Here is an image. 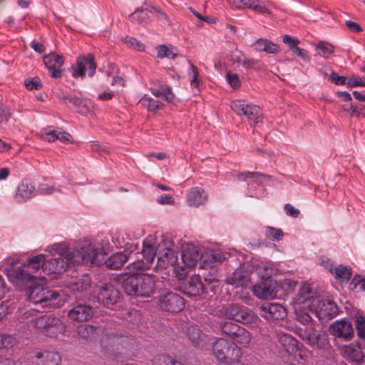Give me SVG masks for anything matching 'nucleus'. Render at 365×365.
<instances>
[{
	"label": "nucleus",
	"mask_w": 365,
	"mask_h": 365,
	"mask_svg": "<svg viewBox=\"0 0 365 365\" xmlns=\"http://www.w3.org/2000/svg\"><path fill=\"white\" fill-rule=\"evenodd\" d=\"M33 313V310L26 312L24 315V319H28L27 323L30 322L31 325L38 332L50 337H54L63 330V324L58 318L52 315L44 314L29 319Z\"/></svg>",
	"instance_id": "obj_5"
},
{
	"label": "nucleus",
	"mask_w": 365,
	"mask_h": 365,
	"mask_svg": "<svg viewBox=\"0 0 365 365\" xmlns=\"http://www.w3.org/2000/svg\"><path fill=\"white\" fill-rule=\"evenodd\" d=\"M37 190L35 185L29 180H22L17 186L14 200L17 202H24L35 197Z\"/></svg>",
	"instance_id": "obj_25"
},
{
	"label": "nucleus",
	"mask_w": 365,
	"mask_h": 365,
	"mask_svg": "<svg viewBox=\"0 0 365 365\" xmlns=\"http://www.w3.org/2000/svg\"><path fill=\"white\" fill-rule=\"evenodd\" d=\"M265 235L272 240H279L283 237V232L280 229L271 227L266 228Z\"/></svg>",
	"instance_id": "obj_56"
},
{
	"label": "nucleus",
	"mask_w": 365,
	"mask_h": 365,
	"mask_svg": "<svg viewBox=\"0 0 365 365\" xmlns=\"http://www.w3.org/2000/svg\"><path fill=\"white\" fill-rule=\"evenodd\" d=\"M231 108L237 115L245 116L250 125H257L262 121L261 108L257 106L235 100L231 103Z\"/></svg>",
	"instance_id": "obj_10"
},
{
	"label": "nucleus",
	"mask_w": 365,
	"mask_h": 365,
	"mask_svg": "<svg viewBox=\"0 0 365 365\" xmlns=\"http://www.w3.org/2000/svg\"><path fill=\"white\" fill-rule=\"evenodd\" d=\"M240 327V325L228 321H222L219 322L218 324V329L222 334L227 336L230 339H232Z\"/></svg>",
	"instance_id": "obj_44"
},
{
	"label": "nucleus",
	"mask_w": 365,
	"mask_h": 365,
	"mask_svg": "<svg viewBox=\"0 0 365 365\" xmlns=\"http://www.w3.org/2000/svg\"><path fill=\"white\" fill-rule=\"evenodd\" d=\"M105 254L93 245L88 244L81 247V251L68 254L65 257H58L44 262L43 272L47 274H61L71 264H85L91 267L99 265L104 260Z\"/></svg>",
	"instance_id": "obj_1"
},
{
	"label": "nucleus",
	"mask_w": 365,
	"mask_h": 365,
	"mask_svg": "<svg viewBox=\"0 0 365 365\" xmlns=\"http://www.w3.org/2000/svg\"><path fill=\"white\" fill-rule=\"evenodd\" d=\"M57 131L50 127L45 128L41 131V138L45 141L54 142L56 140Z\"/></svg>",
	"instance_id": "obj_52"
},
{
	"label": "nucleus",
	"mask_w": 365,
	"mask_h": 365,
	"mask_svg": "<svg viewBox=\"0 0 365 365\" xmlns=\"http://www.w3.org/2000/svg\"><path fill=\"white\" fill-rule=\"evenodd\" d=\"M279 341L287 354V356H283L286 362L292 365H297L299 362L296 359L298 351L297 340L289 334H282L279 336Z\"/></svg>",
	"instance_id": "obj_21"
},
{
	"label": "nucleus",
	"mask_w": 365,
	"mask_h": 365,
	"mask_svg": "<svg viewBox=\"0 0 365 365\" xmlns=\"http://www.w3.org/2000/svg\"><path fill=\"white\" fill-rule=\"evenodd\" d=\"M159 307L167 312H178L185 307L184 299L176 293L168 292L160 296Z\"/></svg>",
	"instance_id": "obj_18"
},
{
	"label": "nucleus",
	"mask_w": 365,
	"mask_h": 365,
	"mask_svg": "<svg viewBox=\"0 0 365 365\" xmlns=\"http://www.w3.org/2000/svg\"><path fill=\"white\" fill-rule=\"evenodd\" d=\"M226 318L242 324H252L258 319L257 314L247 307L237 304L229 306L225 312Z\"/></svg>",
	"instance_id": "obj_11"
},
{
	"label": "nucleus",
	"mask_w": 365,
	"mask_h": 365,
	"mask_svg": "<svg viewBox=\"0 0 365 365\" xmlns=\"http://www.w3.org/2000/svg\"><path fill=\"white\" fill-rule=\"evenodd\" d=\"M316 49L319 56L328 58L334 53V47L328 42L320 41L317 44Z\"/></svg>",
	"instance_id": "obj_47"
},
{
	"label": "nucleus",
	"mask_w": 365,
	"mask_h": 365,
	"mask_svg": "<svg viewBox=\"0 0 365 365\" xmlns=\"http://www.w3.org/2000/svg\"><path fill=\"white\" fill-rule=\"evenodd\" d=\"M97 328L89 324H81L78 326L76 331L79 336L83 339H88L96 334Z\"/></svg>",
	"instance_id": "obj_49"
},
{
	"label": "nucleus",
	"mask_w": 365,
	"mask_h": 365,
	"mask_svg": "<svg viewBox=\"0 0 365 365\" xmlns=\"http://www.w3.org/2000/svg\"><path fill=\"white\" fill-rule=\"evenodd\" d=\"M298 336L313 349H326L329 346L328 335L323 331L312 327L299 329Z\"/></svg>",
	"instance_id": "obj_9"
},
{
	"label": "nucleus",
	"mask_w": 365,
	"mask_h": 365,
	"mask_svg": "<svg viewBox=\"0 0 365 365\" xmlns=\"http://www.w3.org/2000/svg\"><path fill=\"white\" fill-rule=\"evenodd\" d=\"M342 356L350 361L360 365L364 362V352L359 344L351 343L341 348Z\"/></svg>",
	"instance_id": "obj_24"
},
{
	"label": "nucleus",
	"mask_w": 365,
	"mask_h": 365,
	"mask_svg": "<svg viewBox=\"0 0 365 365\" xmlns=\"http://www.w3.org/2000/svg\"><path fill=\"white\" fill-rule=\"evenodd\" d=\"M212 352L221 364H229L240 357V349L224 339H218L214 343Z\"/></svg>",
	"instance_id": "obj_8"
},
{
	"label": "nucleus",
	"mask_w": 365,
	"mask_h": 365,
	"mask_svg": "<svg viewBox=\"0 0 365 365\" xmlns=\"http://www.w3.org/2000/svg\"><path fill=\"white\" fill-rule=\"evenodd\" d=\"M177 261L178 255L175 251L168 249L163 255L158 257L154 270L160 272L170 267L174 276L178 280H182L186 277L188 271L186 270L185 267H181L179 264H176Z\"/></svg>",
	"instance_id": "obj_7"
},
{
	"label": "nucleus",
	"mask_w": 365,
	"mask_h": 365,
	"mask_svg": "<svg viewBox=\"0 0 365 365\" xmlns=\"http://www.w3.org/2000/svg\"><path fill=\"white\" fill-rule=\"evenodd\" d=\"M120 292L112 284L107 283L98 289L97 299L99 303L109 307L117 302Z\"/></svg>",
	"instance_id": "obj_19"
},
{
	"label": "nucleus",
	"mask_w": 365,
	"mask_h": 365,
	"mask_svg": "<svg viewBox=\"0 0 365 365\" xmlns=\"http://www.w3.org/2000/svg\"><path fill=\"white\" fill-rule=\"evenodd\" d=\"M152 17V6H150L135 10L129 16L128 19L133 23L147 25L151 22Z\"/></svg>",
	"instance_id": "obj_31"
},
{
	"label": "nucleus",
	"mask_w": 365,
	"mask_h": 365,
	"mask_svg": "<svg viewBox=\"0 0 365 365\" xmlns=\"http://www.w3.org/2000/svg\"><path fill=\"white\" fill-rule=\"evenodd\" d=\"M122 287L128 295L148 297L155 292V276L133 274L124 279Z\"/></svg>",
	"instance_id": "obj_3"
},
{
	"label": "nucleus",
	"mask_w": 365,
	"mask_h": 365,
	"mask_svg": "<svg viewBox=\"0 0 365 365\" xmlns=\"http://www.w3.org/2000/svg\"><path fill=\"white\" fill-rule=\"evenodd\" d=\"M259 314L267 321L275 322L286 317L287 312L280 304L264 302L259 307Z\"/></svg>",
	"instance_id": "obj_17"
},
{
	"label": "nucleus",
	"mask_w": 365,
	"mask_h": 365,
	"mask_svg": "<svg viewBox=\"0 0 365 365\" xmlns=\"http://www.w3.org/2000/svg\"><path fill=\"white\" fill-rule=\"evenodd\" d=\"M254 294L262 299H274L281 296L279 285L272 278L262 279L253 286Z\"/></svg>",
	"instance_id": "obj_12"
},
{
	"label": "nucleus",
	"mask_w": 365,
	"mask_h": 365,
	"mask_svg": "<svg viewBox=\"0 0 365 365\" xmlns=\"http://www.w3.org/2000/svg\"><path fill=\"white\" fill-rule=\"evenodd\" d=\"M231 339L234 343L247 347L251 341V335L244 327H240Z\"/></svg>",
	"instance_id": "obj_39"
},
{
	"label": "nucleus",
	"mask_w": 365,
	"mask_h": 365,
	"mask_svg": "<svg viewBox=\"0 0 365 365\" xmlns=\"http://www.w3.org/2000/svg\"><path fill=\"white\" fill-rule=\"evenodd\" d=\"M60 191L53 186L49 185L46 183L40 184L37 190V193L39 192L43 195H51L55 192Z\"/></svg>",
	"instance_id": "obj_60"
},
{
	"label": "nucleus",
	"mask_w": 365,
	"mask_h": 365,
	"mask_svg": "<svg viewBox=\"0 0 365 365\" xmlns=\"http://www.w3.org/2000/svg\"><path fill=\"white\" fill-rule=\"evenodd\" d=\"M91 287V280L87 277L74 279L70 282L68 288L73 292H83Z\"/></svg>",
	"instance_id": "obj_41"
},
{
	"label": "nucleus",
	"mask_w": 365,
	"mask_h": 365,
	"mask_svg": "<svg viewBox=\"0 0 365 365\" xmlns=\"http://www.w3.org/2000/svg\"><path fill=\"white\" fill-rule=\"evenodd\" d=\"M240 53V57L242 58V66L246 68H254L255 67L257 61L253 58H247L245 55L242 52H239Z\"/></svg>",
	"instance_id": "obj_63"
},
{
	"label": "nucleus",
	"mask_w": 365,
	"mask_h": 365,
	"mask_svg": "<svg viewBox=\"0 0 365 365\" xmlns=\"http://www.w3.org/2000/svg\"><path fill=\"white\" fill-rule=\"evenodd\" d=\"M43 63L47 67L51 76L53 78L61 77L64 60L63 56L56 53H50L43 56Z\"/></svg>",
	"instance_id": "obj_23"
},
{
	"label": "nucleus",
	"mask_w": 365,
	"mask_h": 365,
	"mask_svg": "<svg viewBox=\"0 0 365 365\" xmlns=\"http://www.w3.org/2000/svg\"><path fill=\"white\" fill-rule=\"evenodd\" d=\"M187 335L195 346L198 345L205 337L204 334L197 326L189 327L187 329Z\"/></svg>",
	"instance_id": "obj_45"
},
{
	"label": "nucleus",
	"mask_w": 365,
	"mask_h": 365,
	"mask_svg": "<svg viewBox=\"0 0 365 365\" xmlns=\"http://www.w3.org/2000/svg\"><path fill=\"white\" fill-rule=\"evenodd\" d=\"M232 6L235 9H251L259 14L271 13L270 10L259 0H232Z\"/></svg>",
	"instance_id": "obj_27"
},
{
	"label": "nucleus",
	"mask_w": 365,
	"mask_h": 365,
	"mask_svg": "<svg viewBox=\"0 0 365 365\" xmlns=\"http://www.w3.org/2000/svg\"><path fill=\"white\" fill-rule=\"evenodd\" d=\"M88 70V76H94L96 70L94 56L88 54L87 56H79L76 60V66L73 68L72 76L73 78H83L86 76V71Z\"/></svg>",
	"instance_id": "obj_16"
},
{
	"label": "nucleus",
	"mask_w": 365,
	"mask_h": 365,
	"mask_svg": "<svg viewBox=\"0 0 365 365\" xmlns=\"http://www.w3.org/2000/svg\"><path fill=\"white\" fill-rule=\"evenodd\" d=\"M204 255L197 247L193 245H187L182 251V261L187 271L188 268L196 266L200 260L203 261Z\"/></svg>",
	"instance_id": "obj_22"
},
{
	"label": "nucleus",
	"mask_w": 365,
	"mask_h": 365,
	"mask_svg": "<svg viewBox=\"0 0 365 365\" xmlns=\"http://www.w3.org/2000/svg\"><path fill=\"white\" fill-rule=\"evenodd\" d=\"M152 263L144 260H136L129 264L126 269L128 271L129 275L137 274L138 272H143L150 269Z\"/></svg>",
	"instance_id": "obj_43"
},
{
	"label": "nucleus",
	"mask_w": 365,
	"mask_h": 365,
	"mask_svg": "<svg viewBox=\"0 0 365 365\" xmlns=\"http://www.w3.org/2000/svg\"><path fill=\"white\" fill-rule=\"evenodd\" d=\"M356 328L357 330L358 336L365 339V319L361 316H359L355 320Z\"/></svg>",
	"instance_id": "obj_55"
},
{
	"label": "nucleus",
	"mask_w": 365,
	"mask_h": 365,
	"mask_svg": "<svg viewBox=\"0 0 365 365\" xmlns=\"http://www.w3.org/2000/svg\"><path fill=\"white\" fill-rule=\"evenodd\" d=\"M310 312L314 314L321 322H327L334 318L338 314V307L330 300H321L315 307L310 308Z\"/></svg>",
	"instance_id": "obj_14"
},
{
	"label": "nucleus",
	"mask_w": 365,
	"mask_h": 365,
	"mask_svg": "<svg viewBox=\"0 0 365 365\" xmlns=\"http://www.w3.org/2000/svg\"><path fill=\"white\" fill-rule=\"evenodd\" d=\"M226 79L231 87L235 89L238 88L241 85L239 76L236 73H233L230 71L227 72Z\"/></svg>",
	"instance_id": "obj_58"
},
{
	"label": "nucleus",
	"mask_w": 365,
	"mask_h": 365,
	"mask_svg": "<svg viewBox=\"0 0 365 365\" xmlns=\"http://www.w3.org/2000/svg\"><path fill=\"white\" fill-rule=\"evenodd\" d=\"M128 259V257L123 252H116L105 259L104 264L106 267L110 269H118L120 268Z\"/></svg>",
	"instance_id": "obj_34"
},
{
	"label": "nucleus",
	"mask_w": 365,
	"mask_h": 365,
	"mask_svg": "<svg viewBox=\"0 0 365 365\" xmlns=\"http://www.w3.org/2000/svg\"><path fill=\"white\" fill-rule=\"evenodd\" d=\"M16 343V339L9 334L0 335V349L13 347Z\"/></svg>",
	"instance_id": "obj_53"
},
{
	"label": "nucleus",
	"mask_w": 365,
	"mask_h": 365,
	"mask_svg": "<svg viewBox=\"0 0 365 365\" xmlns=\"http://www.w3.org/2000/svg\"><path fill=\"white\" fill-rule=\"evenodd\" d=\"M254 49L257 51H264L267 53L275 54L279 52L278 44L267 38H260L253 44Z\"/></svg>",
	"instance_id": "obj_33"
},
{
	"label": "nucleus",
	"mask_w": 365,
	"mask_h": 365,
	"mask_svg": "<svg viewBox=\"0 0 365 365\" xmlns=\"http://www.w3.org/2000/svg\"><path fill=\"white\" fill-rule=\"evenodd\" d=\"M156 250L157 249L153 238L148 237L143 241L142 255L145 261L153 264V259L156 255Z\"/></svg>",
	"instance_id": "obj_36"
},
{
	"label": "nucleus",
	"mask_w": 365,
	"mask_h": 365,
	"mask_svg": "<svg viewBox=\"0 0 365 365\" xmlns=\"http://www.w3.org/2000/svg\"><path fill=\"white\" fill-rule=\"evenodd\" d=\"M187 200L190 206L198 207L206 202L207 195L202 188L195 187L191 188L188 192Z\"/></svg>",
	"instance_id": "obj_32"
},
{
	"label": "nucleus",
	"mask_w": 365,
	"mask_h": 365,
	"mask_svg": "<svg viewBox=\"0 0 365 365\" xmlns=\"http://www.w3.org/2000/svg\"><path fill=\"white\" fill-rule=\"evenodd\" d=\"M25 86L28 90H38L41 88V80L38 77L30 78L25 81Z\"/></svg>",
	"instance_id": "obj_57"
},
{
	"label": "nucleus",
	"mask_w": 365,
	"mask_h": 365,
	"mask_svg": "<svg viewBox=\"0 0 365 365\" xmlns=\"http://www.w3.org/2000/svg\"><path fill=\"white\" fill-rule=\"evenodd\" d=\"M255 271L261 280L272 278V276L275 272L274 268L267 263H261L258 264Z\"/></svg>",
	"instance_id": "obj_46"
},
{
	"label": "nucleus",
	"mask_w": 365,
	"mask_h": 365,
	"mask_svg": "<svg viewBox=\"0 0 365 365\" xmlns=\"http://www.w3.org/2000/svg\"><path fill=\"white\" fill-rule=\"evenodd\" d=\"M279 285V291L284 289L286 292H290L296 287L297 282L290 279H284Z\"/></svg>",
	"instance_id": "obj_59"
},
{
	"label": "nucleus",
	"mask_w": 365,
	"mask_h": 365,
	"mask_svg": "<svg viewBox=\"0 0 365 365\" xmlns=\"http://www.w3.org/2000/svg\"><path fill=\"white\" fill-rule=\"evenodd\" d=\"M329 271L334 274L335 278L341 281H348L351 277V269L349 267L339 265L337 267H330Z\"/></svg>",
	"instance_id": "obj_42"
},
{
	"label": "nucleus",
	"mask_w": 365,
	"mask_h": 365,
	"mask_svg": "<svg viewBox=\"0 0 365 365\" xmlns=\"http://www.w3.org/2000/svg\"><path fill=\"white\" fill-rule=\"evenodd\" d=\"M252 269L250 264H243L235 269L232 274L227 279V283L237 288L240 287H247L251 281Z\"/></svg>",
	"instance_id": "obj_15"
},
{
	"label": "nucleus",
	"mask_w": 365,
	"mask_h": 365,
	"mask_svg": "<svg viewBox=\"0 0 365 365\" xmlns=\"http://www.w3.org/2000/svg\"><path fill=\"white\" fill-rule=\"evenodd\" d=\"M347 85L350 87H365V79L356 76H352L348 80Z\"/></svg>",
	"instance_id": "obj_61"
},
{
	"label": "nucleus",
	"mask_w": 365,
	"mask_h": 365,
	"mask_svg": "<svg viewBox=\"0 0 365 365\" xmlns=\"http://www.w3.org/2000/svg\"><path fill=\"white\" fill-rule=\"evenodd\" d=\"M56 140H58L61 143H71L73 141V138H72L71 135H70L67 132H63V131L58 130Z\"/></svg>",
	"instance_id": "obj_64"
},
{
	"label": "nucleus",
	"mask_w": 365,
	"mask_h": 365,
	"mask_svg": "<svg viewBox=\"0 0 365 365\" xmlns=\"http://www.w3.org/2000/svg\"><path fill=\"white\" fill-rule=\"evenodd\" d=\"M153 365H183L182 362L177 361L171 356L160 354L153 359Z\"/></svg>",
	"instance_id": "obj_48"
},
{
	"label": "nucleus",
	"mask_w": 365,
	"mask_h": 365,
	"mask_svg": "<svg viewBox=\"0 0 365 365\" xmlns=\"http://www.w3.org/2000/svg\"><path fill=\"white\" fill-rule=\"evenodd\" d=\"M61 356L55 351L40 350L33 352L23 365H59Z\"/></svg>",
	"instance_id": "obj_13"
},
{
	"label": "nucleus",
	"mask_w": 365,
	"mask_h": 365,
	"mask_svg": "<svg viewBox=\"0 0 365 365\" xmlns=\"http://www.w3.org/2000/svg\"><path fill=\"white\" fill-rule=\"evenodd\" d=\"M266 175L259 172H245L237 175V178L240 180H248V184L256 183L261 185L263 182V179Z\"/></svg>",
	"instance_id": "obj_40"
},
{
	"label": "nucleus",
	"mask_w": 365,
	"mask_h": 365,
	"mask_svg": "<svg viewBox=\"0 0 365 365\" xmlns=\"http://www.w3.org/2000/svg\"><path fill=\"white\" fill-rule=\"evenodd\" d=\"M296 305L307 306L309 309L315 307L319 302V297L316 296L315 292L309 284H304L297 294Z\"/></svg>",
	"instance_id": "obj_26"
},
{
	"label": "nucleus",
	"mask_w": 365,
	"mask_h": 365,
	"mask_svg": "<svg viewBox=\"0 0 365 365\" xmlns=\"http://www.w3.org/2000/svg\"><path fill=\"white\" fill-rule=\"evenodd\" d=\"M152 16L156 18L164 26L170 24L167 14L157 7L152 6Z\"/></svg>",
	"instance_id": "obj_54"
},
{
	"label": "nucleus",
	"mask_w": 365,
	"mask_h": 365,
	"mask_svg": "<svg viewBox=\"0 0 365 365\" xmlns=\"http://www.w3.org/2000/svg\"><path fill=\"white\" fill-rule=\"evenodd\" d=\"M329 332L334 337L351 340L354 336V329L350 322L346 319L336 320L329 327Z\"/></svg>",
	"instance_id": "obj_20"
},
{
	"label": "nucleus",
	"mask_w": 365,
	"mask_h": 365,
	"mask_svg": "<svg viewBox=\"0 0 365 365\" xmlns=\"http://www.w3.org/2000/svg\"><path fill=\"white\" fill-rule=\"evenodd\" d=\"M158 57L160 58H174L177 56L176 49L173 47L169 48L165 45L157 47Z\"/></svg>",
	"instance_id": "obj_51"
},
{
	"label": "nucleus",
	"mask_w": 365,
	"mask_h": 365,
	"mask_svg": "<svg viewBox=\"0 0 365 365\" xmlns=\"http://www.w3.org/2000/svg\"><path fill=\"white\" fill-rule=\"evenodd\" d=\"M44 282L36 280V282L19 288L20 289H25L29 300L36 306L40 305L43 308L49 306L56 307L61 305V300L58 299L60 294L44 287Z\"/></svg>",
	"instance_id": "obj_4"
},
{
	"label": "nucleus",
	"mask_w": 365,
	"mask_h": 365,
	"mask_svg": "<svg viewBox=\"0 0 365 365\" xmlns=\"http://www.w3.org/2000/svg\"><path fill=\"white\" fill-rule=\"evenodd\" d=\"M152 93L155 98L164 101L167 103H171L174 100V94L171 91V88L167 85H160L158 88H152Z\"/></svg>",
	"instance_id": "obj_35"
},
{
	"label": "nucleus",
	"mask_w": 365,
	"mask_h": 365,
	"mask_svg": "<svg viewBox=\"0 0 365 365\" xmlns=\"http://www.w3.org/2000/svg\"><path fill=\"white\" fill-rule=\"evenodd\" d=\"M50 251L58 254L59 257H65L68 254H73V252L81 251V247L80 250L76 249L73 252H70L68 246L65 243H58L52 245Z\"/></svg>",
	"instance_id": "obj_50"
},
{
	"label": "nucleus",
	"mask_w": 365,
	"mask_h": 365,
	"mask_svg": "<svg viewBox=\"0 0 365 365\" xmlns=\"http://www.w3.org/2000/svg\"><path fill=\"white\" fill-rule=\"evenodd\" d=\"M93 315V311L90 305L78 304L74 306L68 313L71 320L85 322L89 320Z\"/></svg>",
	"instance_id": "obj_28"
},
{
	"label": "nucleus",
	"mask_w": 365,
	"mask_h": 365,
	"mask_svg": "<svg viewBox=\"0 0 365 365\" xmlns=\"http://www.w3.org/2000/svg\"><path fill=\"white\" fill-rule=\"evenodd\" d=\"M282 41L284 43L287 45L289 48L292 50V52L294 49L297 47V45L300 43L299 40L295 38H292L289 35H284Z\"/></svg>",
	"instance_id": "obj_62"
},
{
	"label": "nucleus",
	"mask_w": 365,
	"mask_h": 365,
	"mask_svg": "<svg viewBox=\"0 0 365 365\" xmlns=\"http://www.w3.org/2000/svg\"><path fill=\"white\" fill-rule=\"evenodd\" d=\"M230 256V255L229 253L220 250H210L204 256L202 267L207 268L215 267L217 264L227 259Z\"/></svg>",
	"instance_id": "obj_30"
},
{
	"label": "nucleus",
	"mask_w": 365,
	"mask_h": 365,
	"mask_svg": "<svg viewBox=\"0 0 365 365\" xmlns=\"http://www.w3.org/2000/svg\"><path fill=\"white\" fill-rule=\"evenodd\" d=\"M139 103L146 108L150 112H155L163 107V101L158 98H153L147 95L143 96L140 98Z\"/></svg>",
	"instance_id": "obj_38"
},
{
	"label": "nucleus",
	"mask_w": 365,
	"mask_h": 365,
	"mask_svg": "<svg viewBox=\"0 0 365 365\" xmlns=\"http://www.w3.org/2000/svg\"><path fill=\"white\" fill-rule=\"evenodd\" d=\"M312 314H313L307 306L296 305L295 317L299 322L303 324L312 323Z\"/></svg>",
	"instance_id": "obj_37"
},
{
	"label": "nucleus",
	"mask_w": 365,
	"mask_h": 365,
	"mask_svg": "<svg viewBox=\"0 0 365 365\" xmlns=\"http://www.w3.org/2000/svg\"><path fill=\"white\" fill-rule=\"evenodd\" d=\"M204 289V284L199 274L190 277L182 287L183 292L189 297H197L202 294Z\"/></svg>",
	"instance_id": "obj_29"
},
{
	"label": "nucleus",
	"mask_w": 365,
	"mask_h": 365,
	"mask_svg": "<svg viewBox=\"0 0 365 365\" xmlns=\"http://www.w3.org/2000/svg\"><path fill=\"white\" fill-rule=\"evenodd\" d=\"M44 262V255H37L30 258L27 264L23 267L11 270L9 273V279L16 287H24L29 284L36 282V280L45 281L43 277L35 275L41 270L43 272Z\"/></svg>",
	"instance_id": "obj_2"
},
{
	"label": "nucleus",
	"mask_w": 365,
	"mask_h": 365,
	"mask_svg": "<svg viewBox=\"0 0 365 365\" xmlns=\"http://www.w3.org/2000/svg\"><path fill=\"white\" fill-rule=\"evenodd\" d=\"M131 339L116 333H106L102 336L100 344L103 353L108 357H117L128 349Z\"/></svg>",
	"instance_id": "obj_6"
}]
</instances>
